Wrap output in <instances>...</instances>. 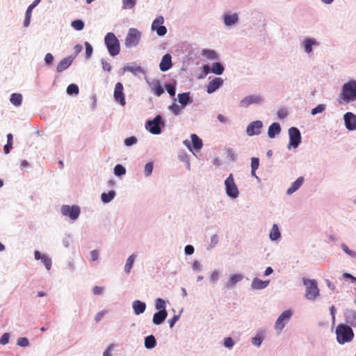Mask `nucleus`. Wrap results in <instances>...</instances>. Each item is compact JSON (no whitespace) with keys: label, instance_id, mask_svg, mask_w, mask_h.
<instances>
[{"label":"nucleus","instance_id":"1","mask_svg":"<svg viewBox=\"0 0 356 356\" xmlns=\"http://www.w3.org/2000/svg\"><path fill=\"white\" fill-rule=\"evenodd\" d=\"M339 103L348 104L356 100V81H350L343 84L339 95Z\"/></svg>","mask_w":356,"mask_h":356},{"label":"nucleus","instance_id":"2","mask_svg":"<svg viewBox=\"0 0 356 356\" xmlns=\"http://www.w3.org/2000/svg\"><path fill=\"white\" fill-rule=\"evenodd\" d=\"M336 334L337 341L340 344L350 342L354 337V333L352 328L343 324H339L336 328Z\"/></svg>","mask_w":356,"mask_h":356},{"label":"nucleus","instance_id":"3","mask_svg":"<svg viewBox=\"0 0 356 356\" xmlns=\"http://www.w3.org/2000/svg\"><path fill=\"white\" fill-rule=\"evenodd\" d=\"M104 43L108 51L111 56H115L120 54V44L113 33H108L104 38Z\"/></svg>","mask_w":356,"mask_h":356},{"label":"nucleus","instance_id":"4","mask_svg":"<svg viewBox=\"0 0 356 356\" xmlns=\"http://www.w3.org/2000/svg\"><path fill=\"white\" fill-rule=\"evenodd\" d=\"M303 283L306 286L305 297L307 299L314 300L319 296V289L314 280L303 278Z\"/></svg>","mask_w":356,"mask_h":356},{"label":"nucleus","instance_id":"5","mask_svg":"<svg viewBox=\"0 0 356 356\" xmlns=\"http://www.w3.org/2000/svg\"><path fill=\"white\" fill-rule=\"evenodd\" d=\"M140 37L141 33L138 30L134 28L130 29L125 38V46L127 48L136 47L138 44Z\"/></svg>","mask_w":356,"mask_h":356},{"label":"nucleus","instance_id":"6","mask_svg":"<svg viewBox=\"0 0 356 356\" xmlns=\"http://www.w3.org/2000/svg\"><path fill=\"white\" fill-rule=\"evenodd\" d=\"M226 193L228 196L236 198L238 195V190L234 182L232 174H230L225 181Z\"/></svg>","mask_w":356,"mask_h":356},{"label":"nucleus","instance_id":"7","mask_svg":"<svg viewBox=\"0 0 356 356\" xmlns=\"http://www.w3.org/2000/svg\"><path fill=\"white\" fill-rule=\"evenodd\" d=\"M289 144L288 148L290 149L291 147L296 148L301 142V135L300 131L296 127H291L289 129Z\"/></svg>","mask_w":356,"mask_h":356},{"label":"nucleus","instance_id":"8","mask_svg":"<svg viewBox=\"0 0 356 356\" xmlns=\"http://www.w3.org/2000/svg\"><path fill=\"white\" fill-rule=\"evenodd\" d=\"M162 118L161 115H156L152 120H148L146 123V128L153 134H159L161 133L160 124Z\"/></svg>","mask_w":356,"mask_h":356},{"label":"nucleus","instance_id":"9","mask_svg":"<svg viewBox=\"0 0 356 356\" xmlns=\"http://www.w3.org/2000/svg\"><path fill=\"white\" fill-rule=\"evenodd\" d=\"M292 316V312L290 310H286L277 319L275 324V329L280 332L284 327L286 323H287Z\"/></svg>","mask_w":356,"mask_h":356},{"label":"nucleus","instance_id":"10","mask_svg":"<svg viewBox=\"0 0 356 356\" xmlns=\"http://www.w3.org/2000/svg\"><path fill=\"white\" fill-rule=\"evenodd\" d=\"M123 90V85L120 82L117 83L115 86L113 97L115 101L122 106L126 104L125 96Z\"/></svg>","mask_w":356,"mask_h":356},{"label":"nucleus","instance_id":"11","mask_svg":"<svg viewBox=\"0 0 356 356\" xmlns=\"http://www.w3.org/2000/svg\"><path fill=\"white\" fill-rule=\"evenodd\" d=\"M164 23V19L162 16L157 17L152 24V29L156 31V33L159 36H163L167 33V29L163 26Z\"/></svg>","mask_w":356,"mask_h":356},{"label":"nucleus","instance_id":"12","mask_svg":"<svg viewBox=\"0 0 356 356\" xmlns=\"http://www.w3.org/2000/svg\"><path fill=\"white\" fill-rule=\"evenodd\" d=\"M61 213L64 216H68L72 220H75L80 214V209L78 206L64 205L61 207Z\"/></svg>","mask_w":356,"mask_h":356},{"label":"nucleus","instance_id":"13","mask_svg":"<svg viewBox=\"0 0 356 356\" xmlns=\"http://www.w3.org/2000/svg\"><path fill=\"white\" fill-rule=\"evenodd\" d=\"M263 124L261 121L257 120L251 122L247 127V134L248 136L258 135L261 133Z\"/></svg>","mask_w":356,"mask_h":356},{"label":"nucleus","instance_id":"14","mask_svg":"<svg viewBox=\"0 0 356 356\" xmlns=\"http://www.w3.org/2000/svg\"><path fill=\"white\" fill-rule=\"evenodd\" d=\"M346 127L348 130L356 129V115L353 113L348 112L344 115Z\"/></svg>","mask_w":356,"mask_h":356},{"label":"nucleus","instance_id":"15","mask_svg":"<svg viewBox=\"0 0 356 356\" xmlns=\"http://www.w3.org/2000/svg\"><path fill=\"white\" fill-rule=\"evenodd\" d=\"M172 65V57H171L170 54H165L163 56L161 61L159 64V68H160L161 71L165 72V71L168 70L170 68H171Z\"/></svg>","mask_w":356,"mask_h":356},{"label":"nucleus","instance_id":"16","mask_svg":"<svg viewBox=\"0 0 356 356\" xmlns=\"http://www.w3.org/2000/svg\"><path fill=\"white\" fill-rule=\"evenodd\" d=\"M261 101V98L259 96L249 95L243 98L240 102V106L247 108L251 104L259 103Z\"/></svg>","mask_w":356,"mask_h":356},{"label":"nucleus","instance_id":"17","mask_svg":"<svg viewBox=\"0 0 356 356\" xmlns=\"http://www.w3.org/2000/svg\"><path fill=\"white\" fill-rule=\"evenodd\" d=\"M223 83V81L220 77L214 78L211 81L207 88V91L209 94H211L216 91Z\"/></svg>","mask_w":356,"mask_h":356},{"label":"nucleus","instance_id":"18","mask_svg":"<svg viewBox=\"0 0 356 356\" xmlns=\"http://www.w3.org/2000/svg\"><path fill=\"white\" fill-rule=\"evenodd\" d=\"M74 58L68 56L62 59L57 65L56 70L58 72H62L67 69L72 64Z\"/></svg>","mask_w":356,"mask_h":356},{"label":"nucleus","instance_id":"19","mask_svg":"<svg viewBox=\"0 0 356 356\" xmlns=\"http://www.w3.org/2000/svg\"><path fill=\"white\" fill-rule=\"evenodd\" d=\"M167 315L166 311H159L154 314L152 321L155 325H160L165 321Z\"/></svg>","mask_w":356,"mask_h":356},{"label":"nucleus","instance_id":"20","mask_svg":"<svg viewBox=\"0 0 356 356\" xmlns=\"http://www.w3.org/2000/svg\"><path fill=\"white\" fill-rule=\"evenodd\" d=\"M304 178L302 177H298L294 182L292 183L291 186L288 188L286 193L291 195L296 191L303 184Z\"/></svg>","mask_w":356,"mask_h":356},{"label":"nucleus","instance_id":"21","mask_svg":"<svg viewBox=\"0 0 356 356\" xmlns=\"http://www.w3.org/2000/svg\"><path fill=\"white\" fill-rule=\"evenodd\" d=\"M133 309L134 310V313L136 315H139L143 313L146 309V305L145 302H143L140 300H135L133 302Z\"/></svg>","mask_w":356,"mask_h":356},{"label":"nucleus","instance_id":"22","mask_svg":"<svg viewBox=\"0 0 356 356\" xmlns=\"http://www.w3.org/2000/svg\"><path fill=\"white\" fill-rule=\"evenodd\" d=\"M281 128L280 124L277 122L273 123L268 128V135L270 138H274L276 135L280 134Z\"/></svg>","mask_w":356,"mask_h":356},{"label":"nucleus","instance_id":"23","mask_svg":"<svg viewBox=\"0 0 356 356\" xmlns=\"http://www.w3.org/2000/svg\"><path fill=\"white\" fill-rule=\"evenodd\" d=\"M269 281H263L258 278H254L252 282V287L254 289H262L268 285Z\"/></svg>","mask_w":356,"mask_h":356},{"label":"nucleus","instance_id":"24","mask_svg":"<svg viewBox=\"0 0 356 356\" xmlns=\"http://www.w3.org/2000/svg\"><path fill=\"white\" fill-rule=\"evenodd\" d=\"M238 22V15L234 13L232 15H225L224 16V23L227 26H232Z\"/></svg>","mask_w":356,"mask_h":356},{"label":"nucleus","instance_id":"25","mask_svg":"<svg viewBox=\"0 0 356 356\" xmlns=\"http://www.w3.org/2000/svg\"><path fill=\"white\" fill-rule=\"evenodd\" d=\"M152 90L158 97L161 96L164 92V90L159 81L152 82Z\"/></svg>","mask_w":356,"mask_h":356},{"label":"nucleus","instance_id":"26","mask_svg":"<svg viewBox=\"0 0 356 356\" xmlns=\"http://www.w3.org/2000/svg\"><path fill=\"white\" fill-rule=\"evenodd\" d=\"M243 279V276L240 274H234L231 276L229 281L226 283V286L230 288L240 282Z\"/></svg>","mask_w":356,"mask_h":356},{"label":"nucleus","instance_id":"27","mask_svg":"<svg viewBox=\"0 0 356 356\" xmlns=\"http://www.w3.org/2000/svg\"><path fill=\"white\" fill-rule=\"evenodd\" d=\"M156 341L153 335H149L145 339V346L147 349H152L156 346Z\"/></svg>","mask_w":356,"mask_h":356},{"label":"nucleus","instance_id":"28","mask_svg":"<svg viewBox=\"0 0 356 356\" xmlns=\"http://www.w3.org/2000/svg\"><path fill=\"white\" fill-rule=\"evenodd\" d=\"M22 96L19 93H13L10 97V102L15 106L21 105Z\"/></svg>","mask_w":356,"mask_h":356},{"label":"nucleus","instance_id":"29","mask_svg":"<svg viewBox=\"0 0 356 356\" xmlns=\"http://www.w3.org/2000/svg\"><path fill=\"white\" fill-rule=\"evenodd\" d=\"M115 196L114 191H111L108 193H103L101 195L102 201L104 203L110 202Z\"/></svg>","mask_w":356,"mask_h":356},{"label":"nucleus","instance_id":"30","mask_svg":"<svg viewBox=\"0 0 356 356\" xmlns=\"http://www.w3.org/2000/svg\"><path fill=\"white\" fill-rule=\"evenodd\" d=\"M211 72L216 74L220 75L224 72V67L220 63H214L212 65Z\"/></svg>","mask_w":356,"mask_h":356},{"label":"nucleus","instance_id":"31","mask_svg":"<svg viewBox=\"0 0 356 356\" xmlns=\"http://www.w3.org/2000/svg\"><path fill=\"white\" fill-rule=\"evenodd\" d=\"M259 165V160L257 157H253L251 159V174L253 177L257 178L256 175V170L258 169Z\"/></svg>","mask_w":356,"mask_h":356},{"label":"nucleus","instance_id":"32","mask_svg":"<svg viewBox=\"0 0 356 356\" xmlns=\"http://www.w3.org/2000/svg\"><path fill=\"white\" fill-rule=\"evenodd\" d=\"M280 237V232L277 225H273L270 232V238L273 241H275Z\"/></svg>","mask_w":356,"mask_h":356},{"label":"nucleus","instance_id":"33","mask_svg":"<svg viewBox=\"0 0 356 356\" xmlns=\"http://www.w3.org/2000/svg\"><path fill=\"white\" fill-rule=\"evenodd\" d=\"M191 140L195 149H200L202 147V140L196 134L191 135Z\"/></svg>","mask_w":356,"mask_h":356},{"label":"nucleus","instance_id":"34","mask_svg":"<svg viewBox=\"0 0 356 356\" xmlns=\"http://www.w3.org/2000/svg\"><path fill=\"white\" fill-rule=\"evenodd\" d=\"M202 55L207 57L209 60H215L218 58L215 51L211 49L202 50Z\"/></svg>","mask_w":356,"mask_h":356},{"label":"nucleus","instance_id":"35","mask_svg":"<svg viewBox=\"0 0 356 356\" xmlns=\"http://www.w3.org/2000/svg\"><path fill=\"white\" fill-rule=\"evenodd\" d=\"M178 98H179V103L183 106H186V104H188V101H189V93L184 92V93L179 94Z\"/></svg>","mask_w":356,"mask_h":356},{"label":"nucleus","instance_id":"36","mask_svg":"<svg viewBox=\"0 0 356 356\" xmlns=\"http://www.w3.org/2000/svg\"><path fill=\"white\" fill-rule=\"evenodd\" d=\"M316 44V41L311 38H307L305 40V49L307 53H310L312 51V45Z\"/></svg>","mask_w":356,"mask_h":356},{"label":"nucleus","instance_id":"37","mask_svg":"<svg viewBox=\"0 0 356 356\" xmlns=\"http://www.w3.org/2000/svg\"><path fill=\"white\" fill-rule=\"evenodd\" d=\"M135 259V257L132 254L130 255L126 262L125 266H124V270L127 273H129L132 268L134 261Z\"/></svg>","mask_w":356,"mask_h":356},{"label":"nucleus","instance_id":"38","mask_svg":"<svg viewBox=\"0 0 356 356\" xmlns=\"http://www.w3.org/2000/svg\"><path fill=\"white\" fill-rule=\"evenodd\" d=\"M71 26L77 31H81L84 28V22L81 19H76L73 21Z\"/></svg>","mask_w":356,"mask_h":356},{"label":"nucleus","instance_id":"39","mask_svg":"<svg viewBox=\"0 0 356 356\" xmlns=\"http://www.w3.org/2000/svg\"><path fill=\"white\" fill-rule=\"evenodd\" d=\"M155 307L156 309L159 311H166L165 310V302L164 300L161 298H157L155 301Z\"/></svg>","mask_w":356,"mask_h":356},{"label":"nucleus","instance_id":"40","mask_svg":"<svg viewBox=\"0 0 356 356\" xmlns=\"http://www.w3.org/2000/svg\"><path fill=\"white\" fill-rule=\"evenodd\" d=\"M126 172L125 168L120 164H118L115 166L114 173L117 176H122L124 175Z\"/></svg>","mask_w":356,"mask_h":356},{"label":"nucleus","instance_id":"41","mask_svg":"<svg viewBox=\"0 0 356 356\" xmlns=\"http://www.w3.org/2000/svg\"><path fill=\"white\" fill-rule=\"evenodd\" d=\"M79 91V87L76 84H70L67 88V92L69 95H77Z\"/></svg>","mask_w":356,"mask_h":356},{"label":"nucleus","instance_id":"42","mask_svg":"<svg viewBox=\"0 0 356 356\" xmlns=\"http://www.w3.org/2000/svg\"><path fill=\"white\" fill-rule=\"evenodd\" d=\"M325 109V104H318L317 106H316L315 108H314L312 110L311 113H312V115H314L318 113H322Z\"/></svg>","mask_w":356,"mask_h":356},{"label":"nucleus","instance_id":"43","mask_svg":"<svg viewBox=\"0 0 356 356\" xmlns=\"http://www.w3.org/2000/svg\"><path fill=\"white\" fill-rule=\"evenodd\" d=\"M41 260L47 270H50L51 267V260L46 255H42Z\"/></svg>","mask_w":356,"mask_h":356},{"label":"nucleus","instance_id":"44","mask_svg":"<svg viewBox=\"0 0 356 356\" xmlns=\"http://www.w3.org/2000/svg\"><path fill=\"white\" fill-rule=\"evenodd\" d=\"M122 3H123V8L124 9H130V8H132L134 7L135 4H136V1L135 0H123L122 1Z\"/></svg>","mask_w":356,"mask_h":356},{"label":"nucleus","instance_id":"45","mask_svg":"<svg viewBox=\"0 0 356 356\" xmlns=\"http://www.w3.org/2000/svg\"><path fill=\"white\" fill-rule=\"evenodd\" d=\"M152 170H153V163L152 162L147 163L145 166V170H144L145 176H147V177L149 176L152 174Z\"/></svg>","mask_w":356,"mask_h":356},{"label":"nucleus","instance_id":"46","mask_svg":"<svg viewBox=\"0 0 356 356\" xmlns=\"http://www.w3.org/2000/svg\"><path fill=\"white\" fill-rule=\"evenodd\" d=\"M29 344V340L26 337H19L17 339V345L22 347L28 346Z\"/></svg>","mask_w":356,"mask_h":356},{"label":"nucleus","instance_id":"47","mask_svg":"<svg viewBox=\"0 0 356 356\" xmlns=\"http://www.w3.org/2000/svg\"><path fill=\"white\" fill-rule=\"evenodd\" d=\"M165 88L170 96L173 97L175 95L176 90L175 86L174 85L167 84L165 86Z\"/></svg>","mask_w":356,"mask_h":356},{"label":"nucleus","instance_id":"48","mask_svg":"<svg viewBox=\"0 0 356 356\" xmlns=\"http://www.w3.org/2000/svg\"><path fill=\"white\" fill-rule=\"evenodd\" d=\"M137 142V138L135 136H131L125 139L124 144L127 146H131Z\"/></svg>","mask_w":356,"mask_h":356},{"label":"nucleus","instance_id":"49","mask_svg":"<svg viewBox=\"0 0 356 356\" xmlns=\"http://www.w3.org/2000/svg\"><path fill=\"white\" fill-rule=\"evenodd\" d=\"M234 342L231 337H226L224 339V346L227 348H231L234 346Z\"/></svg>","mask_w":356,"mask_h":356},{"label":"nucleus","instance_id":"50","mask_svg":"<svg viewBox=\"0 0 356 356\" xmlns=\"http://www.w3.org/2000/svg\"><path fill=\"white\" fill-rule=\"evenodd\" d=\"M341 248H342L343 250L346 253H347L348 255H350V257H355V255H356V252H354V251H353V250H350L348 248V246H347L346 245H345V244H342Z\"/></svg>","mask_w":356,"mask_h":356},{"label":"nucleus","instance_id":"51","mask_svg":"<svg viewBox=\"0 0 356 356\" xmlns=\"http://www.w3.org/2000/svg\"><path fill=\"white\" fill-rule=\"evenodd\" d=\"M127 70L131 72H133L134 74H137L138 72H143V69L140 66H137V67H127L126 68Z\"/></svg>","mask_w":356,"mask_h":356},{"label":"nucleus","instance_id":"52","mask_svg":"<svg viewBox=\"0 0 356 356\" xmlns=\"http://www.w3.org/2000/svg\"><path fill=\"white\" fill-rule=\"evenodd\" d=\"M40 2V0H35L27 8L26 13L32 15V10Z\"/></svg>","mask_w":356,"mask_h":356},{"label":"nucleus","instance_id":"53","mask_svg":"<svg viewBox=\"0 0 356 356\" xmlns=\"http://www.w3.org/2000/svg\"><path fill=\"white\" fill-rule=\"evenodd\" d=\"M9 338H10V336H9L8 333L3 334V335L1 336V337L0 339V343L2 345H6V344L8 343Z\"/></svg>","mask_w":356,"mask_h":356},{"label":"nucleus","instance_id":"54","mask_svg":"<svg viewBox=\"0 0 356 356\" xmlns=\"http://www.w3.org/2000/svg\"><path fill=\"white\" fill-rule=\"evenodd\" d=\"M85 45L86 58H90L92 53V47L88 42H85Z\"/></svg>","mask_w":356,"mask_h":356},{"label":"nucleus","instance_id":"55","mask_svg":"<svg viewBox=\"0 0 356 356\" xmlns=\"http://www.w3.org/2000/svg\"><path fill=\"white\" fill-rule=\"evenodd\" d=\"M104 288L99 286H95L92 289V292L95 295H101L103 293Z\"/></svg>","mask_w":356,"mask_h":356},{"label":"nucleus","instance_id":"56","mask_svg":"<svg viewBox=\"0 0 356 356\" xmlns=\"http://www.w3.org/2000/svg\"><path fill=\"white\" fill-rule=\"evenodd\" d=\"M170 110L173 112L175 115H177L179 114V113L180 112V108L179 106L176 104H173L172 105H171L170 107H169Z\"/></svg>","mask_w":356,"mask_h":356},{"label":"nucleus","instance_id":"57","mask_svg":"<svg viewBox=\"0 0 356 356\" xmlns=\"http://www.w3.org/2000/svg\"><path fill=\"white\" fill-rule=\"evenodd\" d=\"M44 60L47 64L50 65L53 63L54 57L51 54L48 53L45 55Z\"/></svg>","mask_w":356,"mask_h":356},{"label":"nucleus","instance_id":"58","mask_svg":"<svg viewBox=\"0 0 356 356\" xmlns=\"http://www.w3.org/2000/svg\"><path fill=\"white\" fill-rule=\"evenodd\" d=\"M114 345L111 344L108 348L104 352L103 356H112L111 352L113 350Z\"/></svg>","mask_w":356,"mask_h":356},{"label":"nucleus","instance_id":"59","mask_svg":"<svg viewBox=\"0 0 356 356\" xmlns=\"http://www.w3.org/2000/svg\"><path fill=\"white\" fill-rule=\"evenodd\" d=\"M106 313V311H101V312H98L95 317V321L97 323L99 322L103 318V316L105 315Z\"/></svg>","mask_w":356,"mask_h":356},{"label":"nucleus","instance_id":"60","mask_svg":"<svg viewBox=\"0 0 356 356\" xmlns=\"http://www.w3.org/2000/svg\"><path fill=\"white\" fill-rule=\"evenodd\" d=\"M185 253L186 254H192L193 252H194V248L191 245H187L186 247H185Z\"/></svg>","mask_w":356,"mask_h":356},{"label":"nucleus","instance_id":"61","mask_svg":"<svg viewBox=\"0 0 356 356\" xmlns=\"http://www.w3.org/2000/svg\"><path fill=\"white\" fill-rule=\"evenodd\" d=\"M90 254H91V260L92 261H96L98 259L99 252L97 250H94L91 251Z\"/></svg>","mask_w":356,"mask_h":356},{"label":"nucleus","instance_id":"62","mask_svg":"<svg viewBox=\"0 0 356 356\" xmlns=\"http://www.w3.org/2000/svg\"><path fill=\"white\" fill-rule=\"evenodd\" d=\"M31 15L26 13L25 19H24V26L25 27L29 26V25L30 24V22H31Z\"/></svg>","mask_w":356,"mask_h":356},{"label":"nucleus","instance_id":"63","mask_svg":"<svg viewBox=\"0 0 356 356\" xmlns=\"http://www.w3.org/2000/svg\"><path fill=\"white\" fill-rule=\"evenodd\" d=\"M252 343L257 346H259L261 343V339L259 337H255L252 339Z\"/></svg>","mask_w":356,"mask_h":356},{"label":"nucleus","instance_id":"64","mask_svg":"<svg viewBox=\"0 0 356 356\" xmlns=\"http://www.w3.org/2000/svg\"><path fill=\"white\" fill-rule=\"evenodd\" d=\"M179 316H174L170 321H169V325L170 327H172L175 325V323L178 321Z\"/></svg>","mask_w":356,"mask_h":356}]
</instances>
